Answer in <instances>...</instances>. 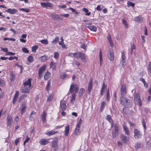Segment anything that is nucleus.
Segmentation results:
<instances>
[{"label": "nucleus", "instance_id": "nucleus-32", "mask_svg": "<svg viewBox=\"0 0 151 151\" xmlns=\"http://www.w3.org/2000/svg\"><path fill=\"white\" fill-rule=\"evenodd\" d=\"M50 73L48 71H47L46 73L45 74L44 76V78L45 80H47L49 78L50 76Z\"/></svg>", "mask_w": 151, "mask_h": 151}, {"label": "nucleus", "instance_id": "nucleus-7", "mask_svg": "<svg viewBox=\"0 0 151 151\" xmlns=\"http://www.w3.org/2000/svg\"><path fill=\"white\" fill-rule=\"evenodd\" d=\"M134 137L136 139L140 138L142 135L141 132L137 129H135L134 130Z\"/></svg>", "mask_w": 151, "mask_h": 151}, {"label": "nucleus", "instance_id": "nucleus-51", "mask_svg": "<svg viewBox=\"0 0 151 151\" xmlns=\"http://www.w3.org/2000/svg\"><path fill=\"white\" fill-rule=\"evenodd\" d=\"M122 23L125 26L127 27L128 28V24L127 23L126 21L124 19L122 20Z\"/></svg>", "mask_w": 151, "mask_h": 151}, {"label": "nucleus", "instance_id": "nucleus-47", "mask_svg": "<svg viewBox=\"0 0 151 151\" xmlns=\"http://www.w3.org/2000/svg\"><path fill=\"white\" fill-rule=\"evenodd\" d=\"M41 42L43 44H47L48 42L47 39L42 40H41Z\"/></svg>", "mask_w": 151, "mask_h": 151}, {"label": "nucleus", "instance_id": "nucleus-27", "mask_svg": "<svg viewBox=\"0 0 151 151\" xmlns=\"http://www.w3.org/2000/svg\"><path fill=\"white\" fill-rule=\"evenodd\" d=\"M58 132L57 131H55L54 130H52L51 131H49L46 134L49 136H50Z\"/></svg>", "mask_w": 151, "mask_h": 151}, {"label": "nucleus", "instance_id": "nucleus-49", "mask_svg": "<svg viewBox=\"0 0 151 151\" xmlns=\"http://www.w3.org/2000/svg\"><path fill=\"white\" fill-rule=\"evenodd\" d=\"M110 97L109 92V90H108L106 93V99L108 101H109Z\"/></svg>", "mask_w": 151, "mask_h": 151}, {"label": "nucleus", "instance_id": "nucleus-12", "mask_svg": "<svg viewBox=\"0 0 151 151\" xmlns=\"http://www.w3.org/2000/svg\"><path fill=\"white\" fill-rule=\"evenodd\" d=\"M120 137L122 141L124 143H127L129 140V137H127L123 134H121L120 135Z\"/></svg>", "mask_w": 151, "mask_h": 151}, {"label": "nucleus", "instance_id": "nucleus-55", "mask_svg": "<svg viewBox=\"0 0 151 151\" xmlns=\"http://www.w3.org/2000/svg\"><path fill=\"white\" fill-rule=\"evenodd\" d=\"M67 75L65 73H63L61 76V78L62 79H64L67 77Z\"/></svg>", "mask_w": 151, "mask_h": 151}, {"label": "nucleus", "instance_id": "nucleus-42", "mask_svg": "<svg viewBox=\"0 0 151 151\" xmlns=\"http://www.w3.org/2000/svg\"><path fill=\"white\" fill-rule=\"evenodd\" d=\"M5 84V82L4 80L0 79V86L1 87L4 86Z\"/></svg>", "mask_w": 151, "mask_h": 151}, {"label": "nucleus", "instance_id": "nucleus-35", "mask_svg": "<svg viewBox=\"0 0 151 151\" xmlns=\"http://www.w3.org/2000/svg\"><path fill=\"white\" fill-rule=\"evenodd\" d=\"M27 61L29 63H32L34 61L33 57L31 55L29 56L27 58Z\"/></svg>", "mask_w": 151, "mask_h": 151}, {"label": "nucleus", "instance_id": "nucleus-61", "mask_svg": "<svg viewBox=\"0 0 151 151\" xmlns=\"http://www.w3.org/2000/svg\"><path fill=\"white\" fill-rule=\"evenodd\" d=\"M20 139V138H18L17 139H16L15 140L14 142L15 145H17L18 144V143L19 142Z\"/></svg>", "mask_w": 151, "mask_h": 151}, {"label": "nucleus", "instance_id": "nucleus-9", "mask_svg": "<svg viewBox=\"0 0 151 151\" xmlns=\"http://www.w3.org/2000/svg\"><path fill=\"white\" fill-rule=\"evenodd\" d=\"M73 87L75 88V93H77L78 91V86L76 84H75L70 85L69 91L70 93H72L73 91V90L72 89Z\"/></svg>", "mask_w": 151, "mask_h": 151}, {"label": "nucleus", "instance_id": "nucleus-10", "mask_svg": "<svg viewBox=\"0 0 151 151\" xmlns=\"http://www.w3.org/2000/svg\"><path fill=\"white\" fill-rule=\"evenodd\" d=\"M45 65H43L39 69L38 75L40 78L42 77V75L44 72L45 70Z\"/></svg>", "mask_w": 151, "mask_h": 151}, {"label": "nucleus", "instance_id": "nucleus-26", "mask_svg": "<svg viewBox=\"0 0 151 151\" xmlns=\"http://www.w3.org/2000/svg\"><path fill=\"white\" fill-rule=\"evenodd\" d=\"M76 97V93H73L72 95L71 98V103L73 104L75 100V99Z\"/></svg>", "mask_w": 151, "mask_h": 151}, {"label": "nucleus", "instance_id": "nucleus-31", "mask_svg": "<svg viewBox=\"0 0 151 151\" xmlns=\"http://www.w3.org/2000/svg\"><path fill=\"white\" fill-rule=\"evenodd\" d=\"M79 58H81V60L84 61L86 58V56L82 52H79Z\"/></svg>", "mask_w": 151, "mask_h": 151}, {"label": "nucleus", "instance_id": "nucleus-15", "mask_svg": "<svg viewBox=\"0 0 151 151\" xmlns=\"http://www.w3.org/2000/svg\"><path fill=\"white\" fill-rule=\"evenodd\" d=\"M58 139L57 138H54L52 142V147H56L57 145Z\"/></svg>", "mask_w": 151, "mask_h": 151}, {"label": "nucleus", "instance_id": "nucleus-41", "mask_svg": "<svg viewBox=\"0 0 151 151\" xmlns=\"http://www.w3.org/2000/svg\"><path fill=\"white\" fill-rule=\"evenodd\" d=\"M20 10L24 11L28 13L30 12L29 9L27 8H20Z\"/></svg>", "mask_w": 151, "mask_h": 151}, {"label": "nucleus", "instance_id": "nucleus-21", "mask_svg": "<svg viewBox=\"0 0 151 151\" xmlns=\"http://www.w3.org/2000/svg\"><path fill=\"white\" fill-rule=\"evenodd\" d=\"M142 17L140 15L135 17L134 19L135 21L141 23L143 21Z\"/></svg>", "mask_w": 151, "mask_h": 151}, {"label": "nucleus", "instance_id": "nucleus-58", "mask_svg": "<svg viewBox=\"0 0 151 151\" xmlns=\"http://www.w3.org/2000/svg\"><path fill=\"white\" fill-rule=\"evenodd\" d=\"M77 58H79V53L76 52L74 53L73 56Z\"/></svg>", "mask_w": 151, "mask_h": 151}, {"label": "nucleus", "instance_id": "nucleus-52", "mask_svg": "<svg viewBox=\"0 0 151 151\" xmlns=\"http://www.w3.org/2000/svg\"><path fill=\"white\" fill-rule=\"evenodd\" d=\"M52 4L48 2H46V7H52Z\"/></svg>", "mask_w": 151, "mask_h": 151}, {"label": "nucleus", "instance_id": "nucleus-54", "mask_svg": "<svg viewBox=\"0 0 151 151\" xmlns=\"http://www.w3.org/2000/svg\"><path fill=\"white\" fill-rule=\"evenodd\" d=\"M142 126H143L144 129L145 130L146 129V127L145 125V120L144 119H143L142 120Z\"/></svg>", "mask_w": 151, "mask_h": 151}, {"label": "nucleus", "instance_id": "nucleus-20", "mask_svg": "<svg viewBox=\"0 0 151 151\" xmlns=\"http://www.w3.org/2000/svg\"><path fill=\"white\" fill-rule=\"evenodd\" d=\"M13 122V120L10 116H8L7 117V123L8 126H11L12 123Z\"/></svg>", "mask_w": 151, "mask_h": 151}, {"label": "nucleus", "instance_id": "nucleus-19", "mask_svg": "<svg viewBox=\"0 0 151 151\" xmlns=\"http://www.w3.org/2000/svg\"><path fill=\"white\" fill-rule=\"evenodd\" d=\"M49 141L48 139H42L39 142L41 145H45L48 143Z\"/></svg>", "mask_w": 151, "mask_h": 151}, {"label": "nucleus", "instance_id": "nucleus-46", "mask_svg": "<svg viewBox=\"0 0 151 151\" xmlns=\"http://www.w3.org/2000/svg\"><path fill=\"white\" fill-rule=\"evenodd\" d=\"M38 46L37 45H35L32 47V52H35L36 50L37 49Z\"/></svg>", "mask_w": 151, "mask_h": 151}, {"label": "nucleus", "instance_id": "nucleus-36", "mask_svg": "<svg viewBox=\"0 0 151 151\" xmlns=\"http://www.w3.org/2000/svg\"><path fill=\"white\" fill-rule=\"evenodd\" d=\"M50 80H49L47 82V84L46 87V90L47 91H48L49 90V89L50 88Z\"/></svg>", "mask_w": 151, "mask_h": 151}, {"label": "nucleus", "instance_id": "nucleus-1", "mask_svg": "<svg viewBox=\"0 0 151 151\" xmlns=\"http://www.w3.org/2000/svg\"><path fill=\"white\" fill-rule=\"evenodd\" d=\"M120 103L123 106L127 107H131L132 106V101L124 97H120Z\"/></svg>", "mask_w": 151, "mask_h": 151}, {"label": "nucleus", "instance_id": "nucleus-53", "mask_svg": "<svg viewBox=\"0 0 151 151\" xmlns=\"http://www.w3.org/2000/svg\"><path fill=\"white\" fill-rule=\"evenodd\" d=\"M54 58L56 59H58L59 57V54L58 52H55L54 54Z\"/></svg>", "mask_w": 151, "mask_h": 151}, {"label": "nucleus", "instance_id": "nucleus-6", "mask_svg": "<svg viewBox=\"0 0 151 151\" xmlns=\"http://www.w3.org/2000/svg\"><path fill=\"white\" fill-rule=\"evenodd\" d=\"M27 107V105L26 102H23L19 108V110L21 111L22 114H23L26 111Z\"/></svg>", "mask_w": 151, "mask_h": 151}, {"label": "nucleus", "instance_id": "nucleus-64", "mask_svg": "<svg viewBox=\"0 0 151 151\" xmlns=\"http://www.w3.org/2000/svg\"><path fill=\"white\" fill-rule=\"evenodd\" d=\"M29 139V138L27 137L24 142V145L26 143L28 142Z\"/></svg>", "mask_w": 151, "mask_h": 151}, {"label": "nucleus", "instance_id": "nucleus-48", "mask_svg": "<svg viewBox=\"0 0 151 151\" xmlns=\"http://www.w3.org/2000/svg\"><path fill=\"white\" fill-rule=\"evenodd\" d=\"M127 5L128 6H130L134 7V4L131 2L129 1L127 2Z\"/></svg>", "mask_w": 151, "mask_h": 151}, {"label": "nucleus", "instance_id": "nucleus-38", "mask_svg": "<svg viewBox=\"0 0 151 151\" xmlns=\"http://www.w3.org/2000/svg\"><path fill=\"white\" fill-rule=\"evenodd\" d=\"M15 78V74L13 73H11V75H10V81L11 82H13V81Z\"/></svg>", "mask_w": 151, "mask_h": 151}, {"label": "nucleus", "instance_id": "nucleus-25", "mask_svg": "<svg viewBox=\"0 0 151 151\" xmlns=\"http://www.w3.org/2000/svg\"><path fill=\"white\" fill-rule=\"evenodd\" d=\"M74 134L75 135H79L81 134V131L80 130V128L76 127L75 129Z\"/></svg>", "mask_w": 151, "mask_h": 151}, {"label": "nucleus", "instance_id": "nucleus-30", "mask_svg": "<svg viewBox=\"0 0 151 151\" xmlns=\"http://www.w3.org/2000/svg\"><path fill=\"white\" fill-rule=\"evenodd\" d=\"M99 56L100 61V65H101V63L102 62L103 60L102 51L101 48H100L99 49Z\"/></svg>", "mask_w": 151, "mask_h": 151}, {"label": "nucleus", "instance_id": "nucleus-50", "mask_svg": "<svg viewBox=\"0 0 151 151\" xmlns=\"http://www.w3.org/2000/svg\"><path fill=\"white\" fill-rule=\"evenodd\" d=\"M22 51L26 53H28L29 51L25 47H23L22 49Z\"/></svg>", "mask_w": 151, "mask_h": 151}, {"label": "nucleus", "instance_id": "nucleus-23", "mask_svg": "<svg viewBox=\"0 0 151 151\" xmlns=\"http://www.w3.org/2000/svg\"><path fill=\"white\" fill-rule=\"evenodd\" d=\"M87 27L91 31L96 32V31L97 28L96 26L94 25H90L87 26Z\"/></svg>", "mask_w": 151, "mask_h": 151}, {"label": "nucleus", "instance_id": "nucleus-59", "mask_svg": "<svg viewBox=\"0 0 151 151\" xmlns=\"http://www.w3.org/2000/svg\"><path fill=\"white\" fill-rule=\"evenodd\" d=\"M1 50L3 51L4 52H6L7 53V52L8 51V49L7 48H4L3 47L1 48Z\"/></svg>", "mask_w": 151, "mask_h": 151}, {"label": "nucleus", "instance_id": "nucleus-16", "mask_svg": "<svg viewBox=\"0 0 151 151\" xmlns=\"http://www.w3.org/2000/svg\"><path fill=\"white\" fill-rule=\"evenodd\" d=\"M47 114L45 111H44L42 114L41 115V118L43 123H45L46 121V116Z\"/></svg>", "mask_w": 151, "mask_h": 151}, {"label": "nucleus", "instance_id": "nucleus-56", "mask_svg": "<svg viewBox=\"0 0 151 151\" xmlns=\"http://www.w3.org/2000/svg\"><path fill=\"white\" fill-rule=\"evenodd\" d=\"M60 39L61 41L60 42H58L59 44L60 45H62V44H63L64 43V39L63 38V37H61L60 38Z\"/></svg>", "mask_w": 151, "mask_h": 151}, {"label": "nucleus", "instance_id": "nucleus-17", "mask_svg": "<svg viewBox=\"0 0 151 151\" xmlns=\"http://www.w3.org/2000/svg\"><path fill=\"white\" fill-rule=\"evenodd\" d=\"M6 11L10 14H12L18 12L17 10L15 9H8L6 10Z\"/></svg>", "mask_w": 151, "mask_h": 151}, {"label": "nucleus", "instance_id": "nucleus-33", "mask_svg": "<svg viewBox=\"0 0 151 151\" xmlns=\"http://www.w3.org/2000/svg\"><path fill=\"white\" fill-rule=\"evenodd\" d=\"M56 63H54L52 62H51L50 63V67L52 68L53 70L56 69Z\"/></svg>", "mask_w": 151, "mask_h": 151}, {"label": "nucleus", "instance_id": "nucleus-63", "mask_svg": "<svg viewBox=\"0 0 151 151\" xmlns=\"http://www.w3.org/2000/svg\"><path fill=\"white\" fill-rule=\"evenodd\" d=\"M81 48H83L85 50H86V45L84 44H82L81 46Z\"/></svg>", "mask_w": 151, "mask_h": 151}, {"label": "nucleus", "instance_id": "nucleus-28", "mask_svg": "<svg viewBox=\"0 0 151 151\" xmlns=\"http://www.w3.org/2000/svg\"><path fill=\"white\" fill-rule=\"evenodd\" d=\"M69 132V125H68L67 126L65 127V135L68 136V133Z\"/></svg>", "mask_w": 151, "mask_h": 151}, {"label": "nucleus", "instance_id": "nucleus-4", "mask_svg": "<svg viewBox=\"0 0 151 151\" xmlns=\"http://www.w3.org/2000/svg\"><path fill=\"white\" fill-rule=\"evenodd\" d=\"M127 87L125 84H122L120 89V94L121 96L120 97H124L126 95L127 92L126 91Z\"/></svg>", "mask_w": 151, "mask_h": 151}, {"label": "nucleus", "instance_id": "nucleus-22", "mask_svg": "<svg viewBox=\"0 0 151 151\" xmlns=\"http://www.w3.org/2000/svg\"><path fill=\"white\" fill-rule=\"evenodd\" d=\"M49 58L50 57H49L46 55H45L41 56L40 58V60L43 62H45L48 60Z\"/></svg>", "mask_w": 151, "mask_h": 151}, {"label": "nucleus", "instance_id": "nucleus-29", "mask_svg": "<svg viewBox=\"0 0 151 151\" xmlns=\"http://www.w3.org/2000/svg\"><path fill=\"white\" fill-rule=\"evenodd\" d=\"M59 40V37L56 36L55 38L51 42V43L53 44H55L57 43Z\"/></svg>", "mask_w": 151, "mask_h": 151}, {"label": "nucleus", "instance_id": "nucleus-40", "mask_svg": "<svg viewBox=\"0 0 151 151\" xmlns=\"http://www.w3.org/2000/svg\"><path fill=\"white\" fill-rule=\"evenodd\" d=\"M53 95L52 94H51L49 95L47 98V102H50L53 99Z\"/></svg>", "mask_w": 151, "mask_h": 151}, {"label": "nucleus", "instance_id": "nucleus-2", "mask_svg": "<svg viewBox=\"0 0 151 151\" xmlns=\"http://www.w3.org/2000/svg\"><path fill=\"white\" fill-rule=\"evenodd\" d=\"M134 102L136 104H138L140 107H141L142 104L140 99V95L139 93L136 94L134 97Z\"/></svg>", "mask_w": 151, "mask_h": 151}, {"label": "nucleus", "instance_id": "nucleus-13", "mask_svg": "<svg viewBox=\"0 0 151 151\" xmlns=\"http://www.w3.org/2000/svg\"><path fill=\"white\" fill-rule=\"evenodd\" d=\"M31 86H24L22 87V93H28L30 89Z\"/></svg>", "mask_w": 151, "mask_h": 151}, {"label": "nucleus", "instance_id": "nucleus-60", "mask_svg": "<svg viewBox=\"0 0 151 151\" xmlns=\"http://www.w3.org/2000/svg\"><path fill=\"white\" fill-rule=\"evenodd\" d=\"M129 124H130V126L132 127H136V125L135 124L131 122H129Z\"/></svg>", "mask_w": 151, "mask_h": 151}, {"label": "nucleus", "instance_id": "nucleus-3", "mask_svg": "<svg viewBox=\"0 0 151 151\" xmlns=\"http://www.w3.org/2000/svg\"><path fill=\"white\" fill-rule=\"evenodd\" d=\"M114 131L112 132V136L113 138H115L116 137V135L119 133V129L118 125L117 124H114Z\"/></svg>", "mask_w": 151, "mask_h": 151}, {"label": "nucleus", "instance_id": "nucleus-14", "mask_svg": "<svg viewBox=\"0 0 151 151\" xmlns=\"http://www.w3.org/2000/svg\"><path fill=\"white\" fill-rule=\"evenodd\" d=\"M60 107L63 111H64L66 109V106L65 101L62 100L60 101Z\"/></svg>", "mask_w": 151, "mask_h": 151}, {"label": "nucleus", "instance_id": "nucleus-24", "mask_svg": "<svg viewBox=\"0 0 151 151\" xmlns=\"http://www.w3.org/2000/svg\"><path fill=\"white\" fill-rule=\"evenodd\" d=\"M123 128L124 130V132H125V133L127 135H129L130 133H129V129L128 128L125 126V125H123Z\"/></svg>", "mask_w": 151, "mask_h": 151}, {"label": "nucleus", "instance_id": "nucleus-44", "mask_svg": "<svg viewBox=\"0 0 151 151\" xmlns=\"http://www.w3.org/2000/svg\"><path fill=\"white\" fill-rule=\"evenodd\" d=\"M141 147V144L140 142H138L136 143L135 146V147L136 149L139 148Z\"/></svg>", "mask_w": 151, "mask_h": 151}, {"label": "nucleus", "instance_id": "nucleus-18", "mask_svg": "<svg viewBox=\"0 0 151 151\" xmlns=\"http://www.w3.org/2000/svg\"><path fill=\"white\" fill-rule=\"evenodd\" d=\"M31 78H29L27 80L25 81L23 83L24 86H31Z\"/></svg>", "mask_w": 151, "mask_h": 151}, {"label": "nucleus", "instance_id": "nucleus-57", "mask_svg": "<svg viewBox=\"0 0 151 151\" xmlns=\"http://www.w3.org/2000/svg\"><path fill=\"white\" fill-rule=\"evenodd\" d=\"M29 120L31 121H34L35 120L34 116L30 114Z\"/></svg>", "mask_w": 151, "mask_h": 151}, {"label": "nucleus", "instance_id": "nucleus-5", "mask_svg": "<svg viewBox=\"0 0 151 151\" xmlns=\"http://www.w3.org/2000/svg\"><path fill=\"white\" fill-rule=\"evenodd\" d=\"M107 56L108 59L111 61L114 59V51L113 49H110L108 51Z\"/></svg>", "mask_w": 151, "mask_h": 151}, {"label": "nucleus", "instance_id": "nucleus-34", "mask_svg": "<svg viewBox=\"0 0 151 151\" xmlns=\"http://www.w3.org/2000/svg\"><path fill=\"white\" fill-rule=\"evenodd\" d=\"M82 10L86 13V15L87 16H89L91 14V12H88V10L86 8H84Z\"/></svg>", "mask_w": 151, "mask_h": 151}, {"label": "nucleus", "instance_id": "nucleus-43", "mask_svg": "<svg viewBox=\"0 0 151 151\" xmlns=\"http://www.w3.org/2000/svg\"><path fill=\"white\" fill-rule=\"evenodd\" d=\"M84 91V90L83 88H81L80 89L79 92V95L80 96H82L83 94Z\"/></svg>", "mask_w": 151, "mask_h": 151}, {"label": "nucleus", "instance_id": "nucleus-45", "mask_svg": "<svg viewBox=\"0 0 151 151\" xmlns=\"http://www.w3.org/2000/svg\"><path fill=\"white\" fill-rule=\"evenodd\" d=\"M122 56L121 59L122 60H125L126 58V57L125 55V53L124 51H122L121 52Z\"/></svg>", "mask_w": 151, "mask_h": 151}, {"label": "nucleus", "instance_id": "nucleus-62", "mask_svg": "<svg viewBox=\"0 0 151 151\" xmlns=\"http://www.w3.org/2000/svg\"><path fill=\"white\" fill-rule=\"evenodd\" d=\"M69 16V14H61L60 16L61 17L63 16L65 17H68Z\"/></svg>", "mask_w": 151, "mask_h": 151}, {"label": "nucleus", "instance_id": "nucleus-37", "mask_svg": "<svg viewBox=\"0 0 151 151\" xmlns=\"http://www.w3.org/2000/svg\"><path fill=\"white\" fill-rule=\"evenodd\" d=\"M105 103H106L104 101H103L102 102V103H101V108H100V111H103V110L104 108V107H105Z\"/></svg>", "mask_w": 151, "mask_h": 151}, {"label": "nucleus", "instance_id": "nucleus-8", "mask_svg": "<svg viewBox=\"0 0 151 151\" xmlns=\"http://www.w3.org/2000/svg\"><path fill=\"white\" fill-rule=\"evenodd\" d=\"M50 16L52 18L56 20H62L63 19V17H61L60 15L57 14H50Z\"/></svg>", "mask_w": 151, "mask_h": 151}, {"label": "nucleus", "instance_id": "nucleus-39", "mask_svg": "<svg viewBox=\"0 0 151 151\" xmlns=\"http://www.w3.org/2000/svg\"><path fill=\"white\" fill-rule=\"evenodd\" d=\"M106 119L110 123H111L113 120L111 119V116L109 115H107L106 116Z\"/></svg>", "mask_w": 151, "mask_h": 151}, {"label": "nucleus", "instance_id": "nucleus-11", "mask_svg": "<svg viewBox=\"0 0 151 151\" xmlns=\"http://www.w3.org/2000/svg\"><path fill=\"white\" fill-rule=\"evenodd\" d=\"M93 88V81L92 78H91L88 85V93L90 94L91 90Z\"/></svg>", "mask_w": 151, "mask_h": 151}]
</instances>
